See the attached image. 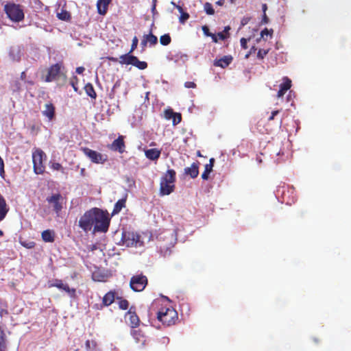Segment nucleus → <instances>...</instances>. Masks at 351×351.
<instances>
[{
    "label": "nucleus",
    "mask_w": 351,
    "mask_h": 351,
    "mask_svg": "<svg viewBox=\"0 0 351 351\" xmlns=\"http://www.w3.org/2000/svg\"><path fill=\"white\" fill-rule=\"evenodd\" d=\"M110 218L107 210L92 208L86 210L80 218L79 227L85 232L93 228V232H106L108 230Z\"/></svg>",
    "instance_id": "obj_1"
},
{
    "label": "nucleus",
    "mask_w": 351,
    "mask_h": 351,
    "mask_svg": "<svg viewBox=\"0 0 351 351\" xmlns=\"http://www.w3.org/2000/svg\"><path fill=\"white\" fill-rule=\"evenodd\" d=\"M3 10L8 18L13 22H21L24 19L25 14L23 6L13 2H8L4 5Z\"/></svg>",
    "instance_id": "obj_2"
},
{
    "label": "nucleus",
    "mask_w": 351,
    "mask_h": 351,
    "mask_svg": "<svg viewBox=\"0 0 351 351\" xmlns=\"http://www.w3.org/2000/svg\"><path fill=\"white\" fill-rule=\"evenodd\" d=\"M157 319L163 325L169 326L175 324L178 319V313L173 308L162 307L157 313Z\"/></svg>",
    "instance_id": "obj_3"
},
{
    "label": "nucleus",
    "mask_w": 351,
    "mask_h": 351,
    "mask_svg": "<svg viewBox=\"0 0 351 351\" xmlns=\"http://www.w3.org/2000/svg\"><path fill=\"white\" fill-rule=\"evenodd\" d=\"M64 70V66L62 62L51 65L47 70V75L45 77V82H51L56 80L60 77H62L64 80H66V75Z\"/></svg>",
    "instance_id": "obj_4"
},
{
    "label": "nucleus",
    "mask_w": 351,
    "mask_h": 351,
    "mask_svg": "<svg viewBox=\"0 0 351 351\" xmlns=\"http://www.w3.org/2000/svg\"><path fill=\"white\" fill-rule=\"evenodd\" d=\"M47 158L45 152L40 149H36L32 153L33 169L37 174H43L45 170L44 162Z\"/></svg>",
    "instance_id": "obj_5"
},
{
    "label": "nucleus",
    "mask_w": 351,
    "mask_h": 351,
    "mask_svg": "<svg viewBox=\"0 0 351 351\" xmlns=\"http://www.w3.org/2000/svg\"><path fill=\"white\" fill-rule=\"evenodd\" d=\"M46 201L57 216L60 215L64 205L66 204L65 198L60 193L51 194L47 197Z\"/></svg>",
    "instance_id": "obj_6"
},
{
    "label": "nucleus",
    "mask_w": 351,
    "mask_h": 351,
    "mask_svg": "<svg viewBox=\"0 0 351 351\" xmlns=\"http://www.w3.org/2000/svg\"><path fill=\"white\" fill-rule=\"evenodd\" d=\"M119 62L121 64H131L140 70H144L148 66L146 62L139 60L136 56L130 54V53L121 55L119 57Z\"/></svg>",
    "instance_id": "obj_7"
},
{
    "label": "nucleus",
    "mask_w": 351,
    "mask_h": 351,
    "mask_svg": "<svg viewBox=\"0 0 351 351\" xmlns=\"http://www.w3.org/2000/svg\"><path fill=\"white\" fill-rule=\"evenodd\" d=\"M147 282V278L145 275L138 274L131 278L130 287L134 291L139 292L145 289Z\"/></svg>",
    "instance_id": "obj_8"
},
{
    "label": "nucleus",
    "mask_w": 351,
    "mask_h": 351,
    "mask_svg": "<svg viewBox=\"0 0 351 351\" xmlns=\"http://www.w3.org/2000/svg\"><path fill=\"white\" fill-rule=\"evenodd\" d=\"M81 150L83 154L93 163L104 164L107 160L106 155H103L101 153L89 149L88 147H82Z\"/></svg>",
    "instance_id": "obj_9"
},
{
    "label": "nucleus",
    "mask_w": 351,
    "mask_h": 351,
    "mask_svg": "<svg viewBox=\"0 0 351 351\" xmlns=\"http://www.w3.org/2000/svg\"><path fill=\"white\" fill-rule=\"evenodd\" d=\"M115 300V291H110L106 293L102 298L101 304H95L93 305V308L95 310H101L106 306L111 305Z\"/></svg>",
    "instance_id": "obj_10"
},
{
    "label": "nucleus",
    "mask_w": 351,
    "mask_h": 351,
    "mask_svg": "<svg viewBox=\"0 0 351 351\" xmlns=\"http://www.w3.org/2000/svg\"><path fill=\"white\" fill-rule=\"evenodd\" d=\"M109 149L114 152H119L123 154L125 152V145L123 136H119L111 145L108 146Z\"/></svg>",
    "instance_id": "obj_11"
},
{
    "label": "nucleus",
    "mask_w": 351,
    "mask_h": 351,
    "mask_svg": "<svg viewBox=\"0 0 351 351\" xmlns=\"http://www.w3.org/2000/svg\"><path fill=\"white\" fill-rule=\"evenodd\" d=\"M55 287L59 289L64 290L72 298L75 296V289L70 288L67 284H64L61 280L56 279L54 282L49 285V287Z\"/></svg>",
    "instance_id": "obj_12"
},
{
    "label": "nucleus",
    "mask_w": 351,
    "mask_h": 351,
    "mask_svg": "<svg viewBox=\"0 0 351 351\" xmlns=\"http://www.w3.org/2000/svg\"><path fill=\"white\" fill-rule=\"evenodd\" d=\"M125 317L128 319L131 328H135L139 326L140 319L136 312L132 311V308L125 313Z\"/></svg>",
    "instance_id": "obj_13"
},
{
    "label": "nucleus",
    "mask_w": 351,
    "mask_h": 351,
    "mask_svg": "<svg viewBox=\"0 0 351 351\" xmlns=\"http://www.w3.org/2000/svg\"><path fill=\"white\" fill-rule=\"evenodd\" d=\"M164 117L167 120L172 119L173 125L178 124L182 120L181 114L174 112L172 109H167L164 112Z\"/></svg>",
    "instance_id": "obj_14"
},
{
    "label": "nucleus",
    "mask_w": 351,
    "mask_h": 351,
    "mask_svg": "<svg viewBox=\"0 0 351 351\" xmlns=\"http://www.w3.org/2000/svg\"><path fill=\"white\" fill-rule=\"evenodd\" d=\"M131 335L135 339L136 342L140 343L141 346H145L147 341V337L145 335L143 331L140 329H132Z\"/></svg>",
    "instance_id": "obj_15"
},
{
    "label": "nucleus",
    "mask_w": 351,
    "mask_h": 351,
    "mask_svg": "<svg viewBox=\"0 0 351 351\" xmlns=\"http://www.w3.org/2000/svg\"><path fill=\"white\" fill-rule=\"evenodd\" d=\"M283 82L280 85V89L277 93V97L280 98L291 87V80L288 77H283Z\"/></svg>",
    "instance_id": "obj_16"
},
{
    "label": "nucleus",
    "mask_w": 351,
    "mask_h": 351,
    "mask_svg": "<svg viewBox=\"0 0 351 351\" xmlns=\"http://www.w3.org/2000/svg\"><path fill=\"white\" fill-rule=\"evenodd\" d=\"M199 162L192 163L191 167L184 169V173L190 176L191 178H197L199 174Z\"/></svg>",
    "instance_id": "obj_17"
},
{
    "label": "nucleus",
    "mask_w": 351,
    "mask_h": 351,
    "mask_svg": "<svg viewBox=\"0 0 351 351\" xmlns=\"http://www.w3.org/2000/svg\"><path fill=\"white\" fill-rule=\"evenodd\" d=\"M175 189V185L160 181V193L162 195H168Z\"/></svg>",
    "instance_id": "obj_18"
},
{
    "label": "nucleus",
    "mask_w": 351,
    "mask_h": 351,
    "mask_svg": "<svg viewBox=\"0 0 351 351\" xmlns=\"http://www.w3.org/2000/svg\"><path fill=\"white\" fill-rule=\"evenodd\" d=\"M112 0H98L97 2V12L101 15H105Z\"/></svg>",
    "instance_id": "obj_19"
},
{
    "label": "nucleus",
    "mask_w": 351,
    "mask_h": 351,
    "mask_svg": "<svg viewBox=\"0 0 351 351\" xmlns=\"http://www.w3.org/2000/svg\"><path fill=\"white\" fill-rule=\"evenodd\" d=\"M56 233L53 230L47 229L42 232L41 238L46 243H53L55 241Z\"/></svg>",
    "instance_id": "obj_20"
},
{
    "label": "nucleus",
    "mask_w": 351,
    "mask_h": 351,
    "mask_svg": "<svg viewBox=\"0 0 351 351\" xmlns=\"http://www.w3.org/2000/svg\"><path fill=\"white\" fill-rule=\"evenodd\" d=\"M176 173L173 169H169L167 171L164 176L161 178L162 182H167L171 184H174L176 182Z\"/></svg>",
    "instance_id": "obj_21"
},
{
    "label": "nucleus",
    "mask_w": 351,
    "mask_h": 351,
    "mask_svg": "<svg viewBox=\"0 0 351 351\" xmlns=\"http://www.w3.org/2000/svg\"><path fill=\"white\" fill-rule=\"evenodd\" d=\"M232 57L231 56H225L219 60H215L214 65L215 66L226 68L232 62Z\"/></svg>",
    "instance_id": "obj_22"
},
{
    "label": "nucleus",
    "mask_w": 351,
    "mask_h": 351,
    "mask_svg": "<svg viewBox=\"0 0 351 351\" xmlns=\"http://www.w3.org/2000/svg\"><path fill=\"white\" fill-rule=\"evenodd\" d=\"M123 238L125 240V241L127 242L128 241H130L128 242V245H136V243L139 241L140 240V236L137 234H135L134 232H128V233H125L123 235Z\"/></svg>",
    "instance_id": "obj_23"
},
{
    "label": "nucleus",
    "mask_w": 351,
    "mask_h": 351,
    "mask_svg": "<svg viewBox=\"0 0 351 351\" xmlns=\"http://www.w3.org/2000/svg\"><path fill=\"white\" fill-rule=\"evenodd\" d=\"M8 211L9 208L6 202L4 197L0 194V222L4 219Z\"/></svg>",
    "instance_id": "obj_24"
},
{
    "label": "nucleus",
    "mask_w": 351,
    "mask_h": 351,
    "mask_svg": "<svg viewBox=\"0 0 351 351\" xmlns=\"http://www.w3.org/2000/svg\"><path fill=\"white\" fill-rule=\"evenodd\" d=\"M160 150L156 148L149 149L145 152V156L151 160H158L160 156Z\"/></svg>",
    "instance_id": "obj_25"
},
{
    "label": "nucleus",
    "mask_w": 351,
    "mask_h": 351,
    "mask_svg": "<svg viewBox=\"0 0 351 351\" xmlns=\"http://www.w3.org/2000/svg\"><path fill=\"white\" fill-rule=\"evenodd\" d=\"M44 116L47 117L49 121L52 120L55 116V107L50 103L45 105V109L43 111Z\"/></svg>",
    "instance_id": "obj_26"
},
{
    "label": "nucleus",
    "mask_w": 351,
    "mask_h": 351,
    "mask_svg": "<svg viewBox=\"0 0 351 351\" xmlns=\"http://www.w3.org/2000/svg\"><path fill=\"white\" fill-rule=\"evenodd\" d=\"M126 198H122L119 199L114 206V208L112 212V215L118 214L123 208L125 207Z\"/></svg>",
    "instance_id": "obj_27"
},
{
    "label": "nucleus",
    "mask_w": 351,
    "mask_h": 351,
    "mask_svg": "<svg viewBox=\"0 0 351 351\" xmlns=\"http://www.w3.org/2000/svg\"><path fill=\"white\" fill-rule=\"evenodd\" d=\"M84 90L87 95L90 98L95 99L97 97V93L95 88L91 83H87L84 86Z\"/></svg>",
    "instance_id": "obj_28"
},
{
    "label": "nucleus",
    "mask_w": 351,
    "mask_h": 351,
    "mask_svg": "<svg viewBox=\"0 0 351 351\" xmlns=\"http://www.w3.org/2000/svg\"><path fill=\"white\" fill-rule=\"evenodd\" d=\"M92 278L94 281L104 282L106 280L107 275L99 270L95 271L92 274Z\"/></svg>",
    "instance_id": "obj_29"
},
{
    "label": "nucleus",
    "mask_w": 351,
    "mask_h": 351,
    "mask_svg": "<svg viewBox=\"0 0 351 351\" xmlns=\"http://www.w3.org/2000/svg\"><path fill=\"white\" fill-rule=\"evenodd\" d=\"M85 347L87 351H101L97 342L94 340H86L85 343Z\"/></svg>",
    "instance_id": "obj_30"
},
{
    "label": "nucleus",
    "mask_w": 351,
    "mask_h": 351,
    "mask_svg": "<svg viewBox=\"0 0 351 351\" xmlns=\"http://www.w3.org/2000/svg\"><path fill=\"white\" fill-rule=\"evenodd\" d=\"M7 337L5 331H0V351H7Z\"/></svg>",
    "instance_id": "obj_31"
},
{
    "label": "nucleus",
    "mask_w": 351,
    "mask_h": 351,
    "mask_svg": "<svg viewBox=\"0 0 351 351\" xmlns=\"http://www.w3.org/2000/svg\"><path fill=\"white\" fill-rule=\"evenodd\" d=\"M57 17L60 20L64 21H69L71 19L70 12L63 9L61 10V11L57 14Z\"/></svg>",
    "instance_id": "obj_32"
},
{
    "label": "nucleus",
    "mask_w": 351,
    "mask_h": 351,
    "mask_svg": "<svg viewBox=\"0 0 351 351\" xmlns=\"http://www.w3.org/2000/svg\"><path fill=\"white\" fill-rule=\"evenodd\" d=\"M145 38L147 40V43L151 46L156 45L158 43V38L152 33L144 35Z\"/></svg>",
    "instance_id": "obj_33"
},
{
    "label": "nucleus",
    "mask_w": 351,
    "mask_h": 351,
    "mask_svg": "<svg viewBox=\"0 0 351 351\" xmlns=\"http://www.w3.org/2000/svg\"><path fill=\"white\" fill-rule=\"evenodd\" d=\"M213 171L212 165H206L204 171L202 174V178L204 180L208 179L210 173Z\"/></svg>",
    "instance_id": "obj_34"
},
{
    "label": "nucleus",
    "mask_w": 351,
    "mask_h": 351,
    "mask_svg": "<svg viewBox=\"0 0 351 351\" xmlns=\"http://www.w3.org/2000/svg\"><path fill=\"white\" fill-rule=\"evenodd\" d=\"M171 41V36L169 34H165L160 36V43L162 45L167 46L170 44Z\"/></svg>",
    "instance_id": "obj_35"
},
{
    "label": "nucleus",
    "mask_w": 351,
    "mask_h": 351,
    "mask_svg": "<svg viewBox=\"0 0 351 351\" xmlns=\"http://www.w3.org/2000/svg\"><path fill=\"white\" fill-rule=\"evenodd\" d=\"M204 9L206 13L208 15H213L215 14V10L212 4L209 2H206L204 5Z\"/></svg>",
    "instance_id": "obj_36"
},
{
    "label": "nucleus",
    "mask_w": 351,
    "mask_h": 351,
    "mask_svg": "<svg viewBox=\"0 0 351 351\" xmlns=\"http://www.w3.org/2000/svg\"><path fill=\"white\" fill-rule=\"evenodd\" d=\"M11 88L13 92L19 93L21 90V84L18 80H14L11 84Z\"/></svg>",
    "instance_id": "obj_37"
},
{
    "label": "nucleus",
    "mask_w": 351,
    "mask_h": 351,
    "mask_svg": "<svg viewBox=\"0 0 351 351\" xmlns=\"http://www.w3.org/2000/svg\"><path fill=\"white\" fill-rule=\"evenodd\" d=\"M20 243L27 249H32L36 246V243L32 241H20Z\"/></svg>",
    "instance_id": "obj_38"
},
{
    "label": "nucleus",
    "mask_w": 351,
    "mask_h": 351,
    "mask_svg": "<svg viewBox=\"0 0 351 351\" xmlns=\"http://www.w3.org/2000/svg\"><path fill=\"white\" fill-rule=\"evenodd\" d=\"M119 300V307L122 310H126L128 308L129 302L125 299H122L121 298H117Z\"/></svg>",
    "instance_id": "obj_39"
},
{
    "label": "nucleus",
    "mask_w": 351,
    "mask_h": 351,
    "mask_svg": "<svg viewBox=\"0 0 351 351\" xmlns=\"http://www.w3.org/2000/svg\"><path fill=\"white\" fill-rule=\"evenodd\" d=\"M138 43V39L136 36H134L132 41L131 48L128 53L131 54L137 47Z\"/></svg>",
    "instance_id": "obj_40"
},
{
    "label": "nucleus",
    "mask_w": 351,
    "mask_h": 351,
    "mask_svg": "<svg viewBox=\"0 0 351 351\" xmlns=\"http://www.w3.org/2000/svg\"><path fill=\"white\" fill-rule=\"evenodd\" d=\"M51 168L56 171H63L64 169L62 166V165L59 162H52L51 164Z\"/></svg>",
    "instance_id": "obj_41"
},
{
    "label": "nucleus",
    "mask_w": 351,
    "mask_h": 351,
    "mask_svg": "<svg viewBox=\"0 0 351 351\" xmlns=\"http://www.w3.org/2000/svg\"><path fill=\"white\" fill-rule=\"evenodd\" d=\"M189 14L184 11L180 13V22L184 23L186 20L189 19Z\"/></svg>",
    "instance_id": "obj_42"
},
{
    "label": "nucleus",
    "mask_w": 351,
    "mask_h": 351,
    "mask_svg": "<svg viewBox=\"0 0 351 351\" xmlns=\"http://www.w3.org/2000/svg\"><path fill=\"white\" fill-rule=\"evenodd\" d=\"M268 53V50L265 49H259L257 53V57L259 59H263L265 56Z\"/></svg>",
    "instance_id": "obj_43"
},
{
    "label": "nucleus",
    "mask_w": 351,
    "mask_h": 351,
    "mask_svg": "<svg viewBox=\"0 0 351 351\" xmlns=\"http://www.w3.org/2000/svg\"><path fill=\"white\" fill-rule=\"evenodd\" d=\"M70 84L72 86V87L73 88L75 92L77 91L78 90V88H77V77L76 76H74L73 78L71 80V82H70Z\"/></svg>",
    "instance_id": "obj_44"
},
{
    "label": "nucleus",
    "mask_w": 351,
    "mask_h": 351,
    "mask_svg": "<svg viewBox=\"0 0 351 351\" xmlns=\"http://www.w3.org/2000/svg\"><path fill=\"white\" fill-rule=\"evenodd\" d=\"M202 32L206 36H210L213 33L210 32L209 28L207 25H203L202 27Z\"/></svg>",
    "instance_id": "obj_45"
},
{
    "label": "nucleus",
    "mask_w": 351,
    "mask_h": 351,
    "mask_svg": "<svg viewBox=\"0 0 351 351\" xmlns=\"http://www.w3.org/2000/svg\"><path fill=\"white\" fill-rule=\"evenodd\" d=\"M184 86L187 88H195L196 87V84L193 82H186L184 83Z\"/></svg>",
    "instance_id": "obj_46"
},
{
    "label": "nucleus",
    "mask_w": 351,
    "mask_h": 351,
    "mask_svg": "<svg viewBox=\"0 0 351 351\" xmlns=\"http://www.w3.org/2000/svg\"><path fill=\"white\" fill-rule=\"evenodd\" d=\"M240 43H241V46L243 49H247V39L245 38H242L240 40Z\"/></svg>",
    "instance_id": "obj_47"
},
{
    "label": "nucleus",
    "mask_w": 351,
    "mask_h": 351,
    "mask_svg": "<svg viewBox=\"0 0 351 351\" xmlns=\"http://www.w3.org/2000/svg\"><path fill=\"white\" fill-rule=\"evenodd\" d=\"M273 32V30L269 31L267 28H265L263 30L261 31V36L264 37L265 36H267L269 34H271Z\"/></svg>",
    "instance_id": "obj_48"
},
{
    "label": "nucleus",
    "mask_w": 351,
    "mask_h": 351,
    "mask_svg": "<svg viewBox=\"0 0 351 351\" xmlns=\"http://www.w3.org/2000/svg\"><path fill=\"white\" fill-rule=\"evenodd\" d=\"M147 40L145 38V37L143 36V39L141 40V46L142 47V51H145L146 47H147Z\"/></svg>",
    "instance_id": "obj_49"
},
{
    "label": "nucleus",
    "mask_w": 351,
    "mask_h": 351,
    "mask_svg": "<svg viewBox=\"0 0 351 351\" xmlns=\"http://www.w3.org/2000/svg\"><path fill=\"white\" fill-rule=\"evenodd\" d=\"M250 21V17H243L242 19H241V26H245V25H247Z\"/></svg>",
    "instance_id": "obj_50"
},
{
    "label": "nucleus",
    "mask_w": 351,
    "mask_h": 351,
    "mask_svg": "<svg viewBox=\"0 0 351 351\" xmlns=\"http://www.w3.org/2000/svg\"><path fill=\"white\" fill-rule=\"evenodd\" d=\"M279 113V110H274L271 112L270 117L268 118V121H271L274 119L275 116Z\"/></svg>",
    "instance_id": "obj_51"
},
{
    "label": "nucleus",
    "mask_w": 351,
    "mask_h": 351,
    "mask_svg": "<svg viewBox=\"0 0 351 351\" xmlns=\"http://www.w3.org/2000/svg\"><path fill=\"white\" fill-rule=\"evenodd\" d=\"M217 36L219 37V38L220 40H225L228 37L227 35H226L224 34V32H219L217 34Z\"/></svg>",
    "instance_id": "obj_52"
},
{
    "label": "nucleus",
    "mask_w": 351,
    "mask_h": 351,
    "mask_svg": "<svg viewBox=\"0 0 351 351\" xmlns=\"http://www.w3.org/2000/svg\"><path fill=\"white\" fill-rule=\"evenodd\" d=\"M171 4H173L174 5V7H176L178 10L179 11L180 13L182 12L184 10H183V8H182V6L179 5H176L174 2H171Z\"/></svg>",
    "instance_id": "obj_53"
},
{
    "label": "nucleus",
    "mask_w": 351,
    "mask_h": 351,
    "mask_svg": "<svg viewBox=\"0 0 351 351\" xmlns=\"http://www.w3.org/2000/svg\"><path fill=\"white\" fill-rule=\"evenodd\" d=\"M85 69L83 66H79L76 69V73L78 74H82L84 71Z\"/></svg>",
    "instance_id": "obj_54"
},
{
    "label": "nucleus",
    "mask_w": 351,
    "mask_h": 351,
    "mask_svg": "<svg viewBox=\"0 0 351 351\" xmlns=\"http://www.w3.org/2000/svg\"><path fill=\"white\" fill-rule=\"evenodd\" d=\"M268 22H269V19L267 16L266 14L264 13L263 16V19H262V23H267Z\"/></svg>",
    "instance_id": "obj_55"
},
{
    "label": "nucleus",
    "mask_w": 351,
    "mask_h": 351,
    "mask_svg": "<svg viewBox=\"0 0 351 351\" xmlns=\"http://www.w3.org/2000/svg\"><path fill=\"white\" fill-rule=\"evenodd\" d=\"M5 175L4 166L0 167V176L3 178Z\"/></svg>",
    "instance_id": "obj_56"
},
{
    "label": "nucleus",
    "mask_w": 351,
    "mask_h": 351,
    "mask_svg": "<svg viewBox=\"0 0 351 351\" xmlns=\"http://www.w3.org/2000/svg\"><path fill=\"white\" fill-rule=\"evenodd\" d=\"M211 35L212 36H210V37L212 38L213 42L215 43H217L218 42L217 36L215 34H212Z\"/></svg>",
    "instance_id": "obj_57"
},
{
    "label": "nucleus",
    "mask_w": 351,
    "mask_h": 351,
    "mask_svg": "<svg viewBox=\"0 0 351 351\" xmlns=\"http://www.w3.org/2000/svg\"><path fill=\"white\" fill-rule=\"evenodd\" d=\"M25 77H26V74H25V72L23 71L21 74V79L23 80L25 79Z\"/></svg>",
    "instance_id": "obj_58"
},
{
    "label": "nucleus",
    "mask_w": 351,
    "mask_h": 351,
    "mask_svg": "<svg viewBox=\"0 0 351 351\" xmlns=\"http://www.w3.org/2000/svg\"><path fill=\"white\" fill-rule=\"evenodd\" d=\"M215 162V159L213 158H210L209 160V163L208 165H212V168L213 167Z\"/></svg>",
    "instance_id": "obj_59"
},
{
    "label": "nucleus",
    "mask_w": 351,
    "mask_h": 351,
    "mask_svg": "<svg viewBox=\"0 0 351 351\" xmlns=\"http://www.w3.org/2000/svg\"><path fill=\"white\" fill-rule=\"evenodd\" d=\"M108 59L110 60V61H112V62H117L118 61V59L117 58H113V57H110V58H108Z\"/></svg>",
    "instance_id": "obj_60"
},
{
    "label": "nucleus",
    "mask_w": 351,
    "mask_h": 351,
    "mask_svg": "<svg viewBox=\"0 0 351 351\" xmlns=\"http://www.w3.org/2000/svg\"><path fill=\"white\" fill-rule=\"evenodd\" d=\"M230 29V27L229 26L226 27L224 29V31H223L224 34L228 33Z\"/></svg>",
    "instance_id": "obj_61"
},
{
    "label": "nucleus",
    "mask_w": 351,
    "mask_h": 351,
    "mask_svg": "<svg viewBox=\"0 0 351 351\" xmlns=\"http://www.w3.org/2000/svg\"><path fill=\"white\" fill-rule=\"evenodd\" d=\"M216 3L219 5H222L223 4V0H219V1H217Z\"/></svg>",
    "instance_id": "obj_62"
},
{
    "label": "nucleus",
    "mask_w": 351,
    "mask_h": 351,
    "mask_svg": "<svg viewBox=\"0 0 351 351\" xmlns=\"http://www.w3.org/2000/svg\"><path fill=\"white\" fill-rule=\"evenodd\" d=\"M266 10H267V5L263 4V10L264 13H265Z\"/></svg>",
    "instance_id": "obj_63"
},
{
    "label": "nucleus",
    "mask_w": 351,
    "mask_h": 351,
    "mask_svg": "<svg viewBox=\"0 0 351 351\" xmlns=\"http://www.w3.org/2000/svg\"><path fill=\"white\" fill-rule=\"evenodd\" d=\"M3 235V232L0 230V237H2Z\"/></svg>",
    "instance_id": "obj_64"
}]
</instances>
